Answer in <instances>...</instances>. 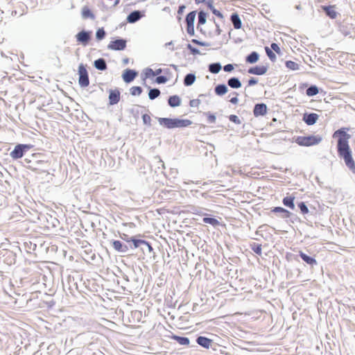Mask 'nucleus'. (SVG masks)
I'll return each instance as SVG.
<instances>
[{"label":"nucleus","mask_w":355,"mask_h":355,"mask_svg":"<svg viewBox=\"0 0 355 355\" xmlns=\"http://www.w3.org/2000/svg\"><path fill=\"white\" fill-rule=\"evenodd\" d=\"M348 128H341L333 134V138H338L337 152L340 158L343 159L345 165L355 173V162L352 157V151L349 144L351 135L347 132Z\"/></svg>","instance_id":"f257e3e1"},{"label":"nucleus","mask_w":355,"mask_h":355,"mask_svg":"<svg viewBox=\"0 0 355 355\" xmlns=\"http://www.w3.org/2000/svg\"><path fill=\"white\" fill-rule=\"evenodd\" d=\"M322 141L319 135L298 136L295 141L302 146H311L318 144Z\"/></svg>","instance_id":"f03ea898"},{"label":"nucleus","mask_w":355,"mask_h":355,"mask_svg":"<svg viewBox=\"0 0 355 355\" xmlns=\"http://www.w3.org/2000/svg\"><path fill=\"white\" fill-rule=\"evenodd\" d=\"M31 148V146L28 144H17L10 152V155L12 159H17L22 157Z\"/></svg>","instance_id":"7ed1b4c3"},{"label":"nucleus","mask_w":355,"mask_h":355,"mask_svg":"<svg viewBox=\"0 0 355 355\" xmlns=\"http://www.w3.org/2000/svg\"><path fill=\"white\" fill-rule=\"evenodd\" d=\"M139 236H140V235H139ZM130 243L128 245L129 249L130 248V249H136L138 248H141V249L143 252L145 251V249L143 247V245L148 246V241L141 239H139L138 236H131V241H130V243Z\"/></svg>","instance_id":"20e7f679"},{"label":"nucleus","mask_w":355,"mask_h":355,"mask_svg":"<svg viewBox=\"0 0 355 355\" xmlns=\"http://www.w3.org/2000/svg\"><path fill=\"white\" fill-rule=\"evenodd\" d=\"M41 94L36 95L35 101H37L42 106L49 105L53 101L51 96L46 90H41Z\"/></svg>","instance_id":"39448f33"},{"label":"nucleus","mask_w":355,"mask_h":355,"mask_svg":"<svg viewBox=\"0 0 355 355\" xmlns=\"http://www.w3.org/2000/svg\"><path fill=\"white\" fill-rule=\"evenodd\" d=\"M110 244L118 252L127 253L129 250V246L119 240H110Z\"/></svg>","instance_id":"423d86ee"},{"label":"nucleus","mask_w":355,"mask_h":355,"mask_svg":"<svg viewBox=\"0 0 355 355\" xmlns=\"http://www.w3.org/2000/svg\"><path fill=\"white\" fill-rule=\"evenodd\" d=\"M271 212L277 214L278 216L283 219H287L293 216L291 212L282 207H273L271 209Z\"/></svg>","instance_id":"0eeeda50"},{"label":"nucleus","mask_w":355,"mask_h":355,"mask_svg":"<svg viewBox=\"0 0 355 355\" xmlns=\"http://www.w3.org/2000/svg\"><path fill=\"white\" fill-rule=\"evenodd\" d=\"M109 105H114L117 104L121 98L120 90H109Z\"/></svg>","instance_id":"6e6552de"},{"label":"nucleus","mask_w":355,"mask_h":355,"mask_svg":"<svg viewBox=\"0 0 355 355\" xmlns=\"http://www.w3.org/2000/svg\"><path fill=\"white\" fill-rule=\"evenodd\" d=\"M267 112V106L265 103H257L253 109L254 116L257 117L264 116Z\"/></svg>","instance_id":"1a4fd4ad"},{"label":"nucleus","mask_w":355,"mask_h":355,"mask_svg":"<svg viewBox=\"0 0 355 355\" xmlns=\"http://www.w3.org/2000/svg\"><path fill=\"white\" fill-rule=\"evenodd\" d=\"M319 116L316 113H305L303 115V121L309 125H312L317 122Z\"/></svg>","instance_id":"9d476101"},{"label":"nucleus","mask_w":355,"mask_h":355,"mask_svg":"<svg viewBox=\"0 0 355 355\" xmlns=\"http://www.w3.org/2000/svg\"><path fill=\"white\" fill-rule=\"evenodd\" d=\"M79 73H80V78H79V83L81 87H87L89 85V80L87 75L86 69L83 67H79Z\"/></svg>","instance_id":"9b49d317"},{"label":"nucleus","mask_w":355,"mask_h":355,"mask_svg":"<svg viewBox=\"0 0 355 355\" xmlns=\"http://www.w3.org/2000/svg\"><path fill=\"white\" fill-rule=\"evenodd\" d=\"M126 42L123 40H116L111 42L107 48L112 50H123L125 47Z\"/></svg>","instance_id":"f8f14e48"},{"label":"nucleus","mask_w":355,"mask_h":355,"mask_svg":"<svg viewBox=\"0 0 355 355\" xmlns=\"http://www.w3.org/2000/svg\"><path fill=\"white\" fill-rule=\"evenodd\" d=\"M299 256L306 264L309 265L311 267L318 265V262L313 257H311L306 254V253L303 252L302 251L299 252Z\"/></svg>","instance_id":"ddd939ff"},{"label":"nucleus","mask_w":355,"mask_h":355,"mask_svg":"<svg viewBox=\"0 0 355 355\" xmlns=\"http://www.w3.org/2000/svg\"><path fill=\"white\" fill-rule=\"evenodd\" d=\"M196 343L201 347L209 349L211 344L213 343V340L210 338H208L205 336H200L196 338Z\"/></svg>","instance_id":"4468645a"},{"label":"nucleus","mask_w":355,"mask_h":355,"mask_svg":"<svg viewBox=\"0 0 355 355\" xmlns=\"http://www.w3.org/2000/svg\"><path fill=\"white\" fill-rule=\"evenodd\" d=\"M76 37L78 42L83 45H86L90 40V33L83 31L78 33Z\"/></svg>","instance_id":"2eb2a0df"},{"label":"nucleus","mask_w":355,"mask_h":355,"mask_svg":"<svg viewBox=\"0 0 355 355\" xmlns=\"http://www.w3.org/2000/svg\"><path fill=\"white\" fill-rule=\"evenodd\" d=\"M157 120L160 125H162L168 129L174 128V119L157 118Z\"/></svg>","instance_id":"dca6fc26"},{"label":"nucleus","mask_w":355,"mask_h":355,"mask_svg":"<svg viewBox=\"0 0 355 355\" xmlns=\"http://www.w3.org/2000/svg\"><path fill=\"white\" fill-rule=\"evenodd\" d=\"M193 122L189 119H174V128L188 127Z\"/></svg>","instance_id":"f3484780"},{"label":"nucleus","mask_w":355,"mask_h":355,"mask_svg":"<svg viewBox=\"0 0 355 355\" xmlns=\"http://www.w3.org/2000/svg\"><path fill=\"white\" fill-rule=\"evenodd\" d=\"M294 201H295V197L292 196H286L283 198L282 203L285 207H286L292 210H295V205Z\"/></svg>","instance_id":"a211bd4d"},{"label":"nucleus","mask_w":355,"mask_h":355,"mask_svg":"<svg viewBox=\"0 0 355 355\" xmlns=\"http://www.w3.org/2000/svg\"><path fill=\"white\" fill-rule=\"evenodd\" d=\"M144 15L140 11L136 10L131 12L127 17V21L129 23H135L139 20Z\"/></svg>","instance_id":"6ab92c4d"},{"label":"nucleus","mask_w":355,"mask_h":355,"mask_svg":"<svg viewBox=\"0 0 355 355\" xmlns=\"http://www.w3.org/2000/svg\"><path fill=\"white\" fill-rule=\"evenodd\" d=\"M137 73L135 71L131 69H126L123 73V79L126 83H130L134 80Z\"/></svg>","instance_id":"aec40b11"},{"label":"nucleus","mask_w":355,"mask_h":355,"mask_svg":"<svg viewBox=\"0 0 355 355\" xmlns=\"http://www.w3.org/2000/svg\"><path fill=\"white\" fill-rule=\"evenodd\" d=\"M196 18V12H191L189 13L186 17V21L187 24V31H189V28L192 29V32H193V24Z\"/></svg>","instance_id":"412c9836"},{"label":"nucleus","mask_w":355,"mask_h":355,"mask_svg":"<svg viewBox=\"0 0 355 355\" xmlns=\"http://www.w3.org/2000/svg\"><path fill=\"white\" fill-rule=\"evenodd\" d=\"M181 98L178 95L170 96L168 98V104L171 107H175L180 105Z\"/></svg>","instance_id":"4be33fe9"},{"label":"nucleus","mask_w":355,"mask_h":355,"mask_svg":"<svg viewBox=\"0 0 355 355\" xmlns=\"http://www.w3.org/2000/svg\"><path fill=\"white\" fill-rule=\"evenodd\" d=\"M267 71V68L264 66H256L252 67L248 70V72L252 74L263 75Z\"/></svg>","instance_id":"5701e85b"},{"label":"nucleus","mask_w":355,"mask_h":355,"mask_svg":"<svg viewBox=\"0 0 355 355\" xmlns=\"http://www.w3.org/2000/svg\"><path fill=\"white\" fill-rule=\"evenodd\" d=\"M172 338L177 341L181 345H189V339L187 337L173 335Z\"/></svg>","instance_id":"b1692460"},{"label":"nucleus","mask_w":355,"mask_h":355,"mask_svg":"<svg viewBox=\"0 0 355 355\" xmlns=\"http://www.w3.org/2000/svg\"><path fill=\"white\" fill-rule=\"evenodd\" d=\"M206 94H200L199 95L200 98L192 99L189 102V105L192 107H198L199 105L203 101V98H206Z\"/></svg>","instance_id":"393cba45"},{"label":"nucleus","mask_w":355,"mask_h":355,"mask_svg":"<svg viewBox=\"0 0 355 355\" xmlns=\"http://www.w3.org/2000/svg\"><path fill=\"white\" fill-rule=\"evenodd\" d=\"M231 20L234 28L239 29L241 27V21L237 14H233L231 16Z\"/></svg>","instance_id":"a878e982"},{"label":"nucleus","mask_w":355,"mask_h":355,"mask_svg":"<svg viewBox=\"0 0 355 355\" xmlns=\"http://www.w3.org/2000/svg\"><path fill=\"white\" fill-rule=\"evenodd\" d=\"M202 221L205 223L209 224L214 227H216L220 224L219 221L216 218L212 217H204L202 218Z\"/></svg>","instance_id":"bb28decb"},{"label":"nucleus","mask_w":355,"mask_h":355,"mask_svg":"<svg viewBox=\"0 0 355 355\" xmlns=\"http://www.w3.org/2000/svg\"><path fill=\"white\" fill-rule=\"evenodd\" d=\"M82 16L85 19H87V18L94 19V14L92 12V11L89 10V8L87 6H85L83 8Z\"/></svg>","instance_id":"cd10ccee"},{"label":"nucleus","mask_w":355,"mask_h":355,"mask_svg":"<svg viewBox=\"0 0 355 355\" xmlns=\"http://www.w3.org/2000/svg\"><path fill=\"white\" fill-rule=\"evenodd\" d=\"M196 80V76L194 74L189 73L187 74L184 80V83L185 86H190Z\"/></svg>","instance_id":"c85d7f7f"},{"label":"nucleus","mask_w":355,"mask_h":355,"mask_svg":"<svg viewBox=\"0 0 355 355\" xmlns=\"http://www.w3.org/2000/svg\"><path fill=\"white\" fill-rule=\"evenodd\" d=\"M259 60V54L257 52L251 53L247 58L246 62L253 64L258 61Z\"/></svg>","instance_id":"c756f323"},{"label":"nucleus","mask_w":355,"mask_h":355,"mask_svg":"<svg viewBox=\"0 0 355 355\" xmlns=\"http://www.w3.org/2000/svg\"><path fill=\"white\" fill-rule=\"evenodd\" d=\"M94 66L96 69L99 70H105L106 69L105 61L102 58L96 60L94 62Z\"/></svg>","instance_id":"7c9ffc66"},{"label":"nucleus","mask_w":355,"mask_h":355,"mask_svg":"<svg viewBox=\"0 0 355 355\" xmlns=\"http://www.w3.org/2000/svg\"><path fill=\"white\" fill-rule=\"evenodd\" d=\"M228 85L232 88H239L241 86V83L236 78H232L228 80Z\"/></svg>","instance_id":"2f4dec72"},{"label":"nucleus","mask_w":355,"mask_h":355,"mask_svg":"<svg viewBox=\"0 0 355 355\" xmlns=\"http://www.w3.org/2000/svg\"><path fill=\"white\" fill-rule=\"evenodd\" d=\"M297 207L300 210V212L303 214H308L310 213L309 209L304 202H300L297 204Z\"/></svg>","instance_id":"473e14b6"},{"label":"nucleus","mask_w":355,"mask_h":355,"mask_svg":"<svg viewBox=\"0 0 355 355\" xmlns=\"http://www.w3.org/2000/svg\"><path fill=\"white\" fill-rule=\"evenodd\" d=\"M251 250L257 254H261V245L257 243H253L250 244Z\"/></svg>","instance_id":"72a5a7b5"},{"label":"nucleus","mask_w":355,"mask_h":355,"mask_svg":"<svg viewBox=\"0 0 355 355\" xmlns=\"http://www.w3.org/2000/svg\"><path fill=\"white\" fill-rule=\"evenodd\" d=\"M209 71L213 73H217L221 69V65L220 63H213L209 66Z\"/></svg>","instance_id":"f704fd0d"},{"label":"nucleus","mask_w":355,"mask_h":355,"mask_svg":"<svg viewBox=\"0 0 355 355\" xmlns=\"http://www.w3.org/2000/svg\"><path fill=\"white\" fill-rule=\"evenodd\" d=\"M148 97L150 100H154L160 95V90H148Z\"/></svg>","instance_id":"c9c22d12"},{"label":"nucleus","mask_w":355,"mask_h":355,"mask_svg":"<svg viewBox=\"0 0 355 355\" xmlns=\"http://www.w3.org/2000/svg\"><path fill=\"white\" fill-rule=\"evenodd\" d=\"M144 72L146 78H153L155 76L154 71L152 69L147 68Z\"/></svg>","instance_id":"e433bc0d"},{"label":"nucleus","mask_w":355,"mask_h":355,"mask_svg":"<svg viewBox=\"0 0 355 355\" xmlns=\"http://www.w3.org/2000/svg\"><path fill=\"white\" fill-rule=\"evenodd\" d=\"M327 14L332 19L336 18V12L331 8V7H327L324 8Z\"/></svg>","instance_id":"4c0bfd02"},{"label":"nucleus","mask_w":355,"mask_h":355,"mask_svg":"<svg viewBox=\"0 0 355 355\" xmlns=\"http://www.w3.org/2000/svg\"><path fill=\"white\" fill-rule=\"evenodd\" d=\"M207 15L204 12H200L198 15V24H204L206 22Z\"/></svg>","instance_id":"58836bf2"},{"label":"nucleus","mask_w":355,"mask_h":355,"mask_svg":"<svg viewBox=\"0 0 355 355\" xmlns=\"http://www.w3.org/2000/svg\"><path fill=\"white\" fill-rule=\"evenodd\" d=\"M105 35V32L103 28H99L96 33V37L97 40H101L104 38Z\"/></svg>","instance_id":"ea45409f"},{"label":"nucleus","mask_w":355,"mask_h":355,"mask_svg":"<svg viewBox=\"0 0 355 355\" xmlns=\"http://www.w3.org/2000/svg\"><path fill=\"white\" fill-rule=\"evenodd\" d=\"M286 66L288 69H291L292 70H295V69H297V68H298V64L293 61H287L286 62Z\"/></svg>","instance_id":"a19ab883"},{"label":"nucleus","mask_w":355,"mask_h":355,"mask_svg":"<svg viewBox=\"0 0 355 355\" xmlns=\"http://www.w3.org/2000/svg\"><path fill=\"white\" fill-rule=\"evenodd\" d=\"M142 120H143V122L145 125H147L148 126H150L151 125V123H150V121H151V118L150 116L147 114H144L142 115Z\"/></svg>","instance_id":"79ce46f5"},{"label":"nucleus","mask_w":355,"mask_h":355,"mask_svg":"<svg viewBox=\"0 0 355 355\" xmlns=\"http://www.w3.org/2000/svg\"><path fill=\"white\" fill-rule=\"evenodd\" d=\"M24 245L26 248L27 252H30L31 250H35L37 245L35 243H32L31 242L27 243L25 242Z\"/></svg>","instance_id":"37998d69"},{"label":"nucleus","mask_w":355,"mask_h":355,"mask_svg":"<svg viewBox=\"0 0 355 355\" xmlns=\"http://www.w3.org/2000/svg\"><path fill=\"white\" fill-rule=\"evenodd\" d=\"M206 114L207 115L208 123H214L216 122V117L214 114H211L209 112V113H207Z\"/></svg>","instance_id":"c03bdc74"},{"label":"nucleus","mask_w":355,"mask_h":355,"mask_svg":"<svg viewBox=\"0 0 355 355\" xmlns=\"http://www.w3.org/2000/svg\"><path fill=\"white\" fill-rule=\"evenodd\" d=\"M229 119L230 121L233 122V123H237V124H240L241 123V121L240 119H239V117L235 115V114H231L229 116Z\"/></svg>","instance_id":"a18cd8bd"},{"label":"nucleus","mask_w":355,"mask_h":355,"mask_svg":"<svg viewBox=\"0 0 355 355\" xmlns=\"http://www.w3.org/2000/svg\"><path fill=\"white\" fill-rule=\"evenodd\" d=\"M154 81L158 84H162L166 83L167 81V78L165 76H161L157 77Z\"/></svg>","instance_id":"49530a36"},{"label":"nucleus","mask_w":355,"mask_h":355,"mask_svg":"<svg viewBox=\"0 0 355 355\" xmlns=\"http://www.w3.org/2000/svg\"><path fill=\"white\" fill-rule=\"evenodd\" d=\"M266 51L267 53L268 56L271 59L274 60L275 58V53L268 47L266 48Z\"/></svg>","instance_id":"de8ad7c7"},{"label":"nucleus","mask_w":355,"mask_h":355,"mask_svg":"<svg viewBox=\"0 0 355 355\" xmlns=\"http://www.w3.org/2000/svg\"><path fill=\"white\" fill-rule=\"evenodd\" d=\"M320 90H306V94L309 96H313L319 93Z\"/></svg>","instance_id":"09e8293b"},{"label":"nucleus","mask_w":355,"mask_h":355,"mask_svg":"<svg viewBox=\"0 0 355 355\" xmlns=\"http://www.w3.org/2000/svg\"><path fill=\"white\" fill-rule=\"evenodd\" d=\"M120 237L125 241H126L127 243H130V241H131V236H129L128 234H122L120 235Z\"/></svg>","instance_id":"8fccbe9b"},{"label":"nucleus","mask_w":355,"mask_h":355,"mask_svg":"<svg viewBox=\"0 0 355 355\" xmlns=\"http://www.w3.org/2000/svg\"><path fill=\"white\" fill-rule=\"evenodd\" d=\"M187 48L191 51V53L193 55L200 53V51L197 49L193 47L191 44H188Z\"/></svg>","instance_id":"3c124183"},{"label":"nucleus","mask_w":355,"mask_h":355,"mask_svg":"<svg viewBox=\"0 0 355 355\" xmlns=\"http://www.w3.org/2000/svg\"><path fill=\"white\" fill-rule=\"evenodd\" d=\"M223 69H224V71H225L227 72H230L234 69V66L231 64H228L224 67Z\"/></svg>","instance_id":"603ef678"},{"label":"nucleus","mask_w":355,"mask_h":355,"mask_svg":"<svg viewBox=\"0 0 355 355\" xmlns=\"http://www.w3.org/2000/svg\"><path fill=\"white\" fill-rule=\"evenodd\" d=\"M257 83V80L254 78H251L249 80H248V87H252L253 86L254 84H256Z\"/></svg>","instance_id":"864d4df0"},{"label":"nucleus","mask_w":355,"mask_h":355,"mask_svg":"<svg viewBox=\"0 0 355 355\" xmlns=\"http://www.w3.org/2000/svg\"><path fill=\"white\" fill-rule=\"evenodd\" d=\"M271 48L273 51H276L277 53H279L280 51L279 46L275 43H272L271 44Z\"/></svg>","instance_id":"5fc2aeb1"},{"label":"nucleus","mask_w":355,"mask_h":355,"mask_svg":"<svg viewBox=\"0 0 355 355\" xmlns=\"http://www.w3.org/2000/svg\"><path fill=\"white\" fill-rule=\"evenodd\" d=\"M216 94L218 96H223L229 90H214Z\"/></svg>","instance_id":"6e6d98bb"},{"label":"nucleus","mask_w":355,"mask_h":355,"mask_svg":"<svg viewBox=\"0 0 355 355\" xmlns=\"http://www.w3.org/2000/svg\"><path fill=\"white\" fill-rule=\"evenodd\" d=\"M143 90H131V94L132 96H139Z\"/></svg>","instance_id":"4d7b16f0"},{"label":"nucleus","mask_w":355,"mask_h":355,"mask_svg":"<svg viewBox=\"0 0 355 355\" xmlns=\"http://www.w3.org/2000/svg\"><path fill=\"white\" fill-rule=\"evenodd\" d=\"M148 245H143V247L144 248V249H147L148 250L149 252H151L153 251V248L151 245V244L148 241Z\"/></svg>","instance_id":"13d9d810"},{"label":"nucleus","mask_w":355,"mask_h":355,"mask_svg":"<svg viewBox=\"0 0 355 355\" xmlns=\"http://www.w3.org/2000/svg\"><path fill=\"white\" fill-rule=\"evenodd\" d=\"M215 89H227L226 85H217Z\"/></svg>","instance_id":"bf43d9fd"},{"label":"nucleus","mask_w":355,"mask_h":355,"mask_svg":"<svg viewBox=\"0 0 355 355\" xmlns=\"http://www.w3.org/2000/svg\"><path fill=\"white\" fill-rule=\"evenodd\" d=\"M184 9H185V6H180L179 7V9H178V14H182L184 12Z\"/></svg>","instance_id":"052dcab7"},{"label":"nucleus","mask_w":355,"mask_h":355,"mask_svg":"<svg viewBox=\"0 0 355 355\" xmlns=\"http://www.w3.org/2000/svg\"><path fill=\"white\" fill-rule=\"evenodd\" d=\"M192 42H193V43H196V44H199V45H200V46H207V44H206L205 43H204V42H199V41H198V40H192Z\"/></svg>","instance_id":"680f3d73"},{"label":"nucleus","mask_w":355,"mask_h":355,"mask_svg":"<svg viewBox=\"0 0 355 355\" xmlns=\"http://www.w3.org/2000/svg\"><path fill=\"white\" fill-rule=\"evenodd\" d=\"M230 101L232 103H233V104H236V103H237V101H238V98H237V97H236V96H234V97H232V98L230 100Z\"/></svg>","instance_id":"e2e57ef3"},{"label":"nucleus","mask_w":355,"mask_h":355,"mask_svg":"<svg viewBox=\"0 0 355 355\" xmlns=\"http://www.w3.org/2000/svg\"><path fill=\"white\" fill-rule=\"evenodd\" d=\"M154 73L155 74V76L159 75V73H162V69H156L155 71H154Z\"/></svg>","instance_id":"0e129e2a"},{"label":"nucleus","mask_w":355,"mask_h":355,"mask_svg":"<svg viewBox=\"0 0 355 355\" xmlns=\"http://www.w3.org/2000/svg\"><path fill=\"white\" fill-rule=\"evenodd\" d=\"M158 159H159L158 160V163H159L162 165L163 168H165V166H164V162L159 157H158Z\"/></svg>","instance_id":"69168bd1"},{"label":"nucleus","mask_w":355,"mask_h":355,"mask_svg":"<svg viewBox=\"0 0 355 355\" xmlns=\"http://www.w3.org/2000/svg\"><path fill=\"white\" fill-rule=\"evenodd\" d=\"M275 122H277V119H276V118H273V119H272V121L270 122V125H274V123H275Z\"/></svg>","instance_id":"338daca9"},{"label":"nucleus","mask_w":355,"mask_h":355,"mask_svg":"<svg viewBox=\"0 0 355 355\" xmlns=\"http://www.w3.org/2000/svg\"><path fill=\"white\" fill-rule=\"evenodd\" d=\"M197 4L201 3L205 1V0H195Z\"/></svg>","instance_id":"774afa93"}]
</instances>
